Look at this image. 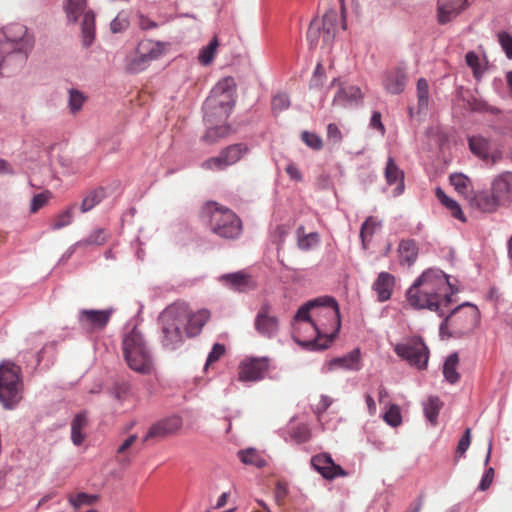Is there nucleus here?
I'll use <instances>...</instances> for the list:
<instances>
[{
	"label": "nucleus",
	"mask_w": 512,
	"mask_h": 512,
	"mask_svg": "<svg viewBox=\"0 0 512 512\" xmlns=\"http://www.w3.org/2000/svg\"><path fill=\"white\" fill-rule=\"evenodd\" d=\"M435 195L437 199L441 202V204L444 205L451 212V215L454 218L462 222L466 221V217L460 205L455 200L448 197L440 187L436 188Z\"/></svg>",
	"instance_id": "33"
},
{
	"label": "nucleus",
	"mask_w": 512,
	"mask_h": 512,
	"mask_svg": "<svg viewBox=\"0 0 512 512\" xmlns=\"http://www.w3.org/2000/svg\"><path fill=\"white\" fill-rule=\"evenodd\" d=\"M210 228L216 235L225 239H235L242 232L240 218L229 208L211 203L209 206Z\"/></svg>",
	"instance_id": "9"
},
{
	"label": "nucleus",
	"mask_w": 512,
	"mask_h": 512,
	"mask_svg": "<svg viewBox=\"0 0 512 512\" xmlns=\"http://www.w3.org/2000/svg\"><path fill=\"white\" fill-rule=\"evenodd\" d=\"M320 23L322 31V42L324 45H330L333 42L337 31V12L333 9L327 11L320 20Z\"/></svg>",
	"instance_id": "26"
},
{
	"label": "nucleus",
	"mask_w": 512,
	"mask_h": 512,
	"mask_svg": "<svg viewBox=\"0 0 512 512\" xmlns=\"http://www.w3.org/2000/svg\"><path fill=\"white\" fill-rule=\"evenodd\" d=\"M295 320L306 322L313 328L316 337L313 340L301 342L313 350L328 348L341 327L338 303L330 296H321L307 301L298 309Z\"/></svg>",
	"instance_id": "1"
},
{
	"label": "nucleus",
	"mask_w": 512,
	"mask_h": 512,
	"mask_svg": "<svg viewBox=\"0 0 512 512\" xmlns=\"http://www.w3.org/2000/svg\"><path fill=\"white\" fill-rule=\"evenodd\" d=\"M248 150V146L243 143L230 145L222 149L218 156L206 159L201 166L205 170H224L240 161L248 153Z\"/></svg>",
	"instance_id": "13"
},
{
	"label": "nucleus",
	"mask_w": 512,
	"mask_h": 512,
	"mask_svg": "<svg viewBox=\"0 0 512 512\" xmlns=\"http://www.w3.org/2000/svg\"><path fill=\"white\" fill-rule=\"evenodd\" d=\"M87 0H67L65 12L70 22L75 23L83 13L81 22L82 44L89 47L95 39V15L91 10L85 11Z\"/></svg>",
	"instance_id": "10"
},
{
	"label": "nucleus",
	"mask_w": 512,
	"mask_h": 512,
	"mask_svg": "<svg viewBox=\"0 0 512 512\" xmlns=\"http://www.w3.org/2000/svg\"><path fill=\"white\" fill-rule=\"evenodd\" d=\"M105 197V190L102 187H98L89 191L85 197L83 198L81 205L79 207L82 213L89 212L92 210L97 204H99L103 198Z\"/></svg>",
	"instance_id": "34"
},
{
	"label": "nucleus",
	"mask_w": 512,
	"mask_h": 512,
	"mask_svg": "<svg viewBox=\"0 0 512 512\" xmlns=\"http://www.w3.org/2000/svg\"><path fill=\"white\" fill-rule=\"evenodd\" d=\"M269 368V359L247 358L239 364L238 379L242 382H253L264 378Z\"/></svg>",
	"instance_id": "14"
},
{
	"label": "nucleus",
	"mask_w": 512,
	"mask_h": 512,
	"mask_svg": "<svg viewBox=\"0 0 512 512\" xmlns=\"http://www.w3.org/2000/svg\"><path fill=\"white\" fill-rule=\"evenodd\" d=\"M301 139L308 147L314 150H320L323 146L322 139L315 133L304 131Z\"/></svg>",
	"instance_id": "51"
},
{
	"label": "nucleus",
	"mask_w": 512,
	"mask_h": 512,
	"mask_svg": "<svg viewBox=\"0 0 512 512\" xmlns=\"http://www.w3.org/2000/svg\"><path fill=\"white\" fill-rule=\"evenodd\" d=\"M491 187L503 207L512 204V172H504L495 177Z\"/></svg>",
	"instance_id": "22"
},
{
	"label": "nucleus",
	"mask_w": 512,
	"mask_h": 512,
	"mask_svg": "<svg viewBox=\"0 0 512 512\" xmlns=\"http://www.w3.org/2000/svg\"><path fill=\"white\" fill-rule=\"evenodd\" d=\"M218 45V40L214 37L207 46L200 50L198 59L202 65H209L213 61Z\"/></svg>",
	"instance_id": "44"
},
{
	"label": "nucleus",
	"mask_w": 512,
	"mask_h": 512,
	"mask_svg": "<svg viewBox=\"0 0 512 512\" xmlns=\"http://www.w3.org/2000/svg\"><path fill=\"white\" fill-rule=\"evenodd\" d=\"M286 173L289 175V177L294 181H301L302 180V174L298 167L293 164L289 163L285 168Z\"/></svg>",
	"instance_id": "63"
},
{
	"label": "nucleus",
	"mask_w": 512,
	"mask_h": 512,
	"mask_svg": "<svg viewBox=\"0 0 512 512\" xmlns=\"http://www.w3.org/2000/svg\"><path fill=\"white\" fill-rule=\"evenodd\" d=\"M470 205L484 213H494L503 207L497 198L493 188L479 191L470 198Z\"/></svg>",
	"instance_id": "21"
},
{
	"label": "nucleus",
	"mask_w": 512,
	"mask_h": 512,
	"mask_svg": "<svg viewBox=\"0 0 512 512\" xmlns=\"http://www.w3.org/2000/svg\"><path fill=\"white\" fill-rule=\"evenodd\" d=\"M225 353V346L219 343H215L212 347V350L208 354L205 368H207L209 365L217 362Z\"/></svg>",
	"instance_id": "54"
},
{
	"label": "nucleus",
	"mask_w": 512,
	"mask_h": 512,
	"mask_svg": "<svg viewBox=\"0 0 512 512\" xmlns=\"http://www.w3.org/2000/svg\"><path fill=\"white\" fill-rule=\"evenodd\" d=\"M76 204H71L67 209L56 215L51 223L52 230H59L70 225L74 218Z\"/></svg>",
	"instance_id": "40"
},
{
	"label": "nucleus",
	"mask_w": 512,
	"mask_h": 512,
	"mask_svg": "<svg viewBox=\"0 0 512 512\" xmlns=\"http://www.w3.org/2000/svg\"><path fill=\"white\" fill-rule=\"evenodd\" d=\"M137 435L132 434L127 439L123 441V443L117 448L116 453L118 455L124 454L137 440Z\"/></svg>",
	"instance_id": "62"
},
{
	"label": "nucleus",
	"mask_w": 512,
	"mask_h": 512,
	"mask_svg": "<svg viewBox=\"0 0 512 512\" xmlns=\"http://www.w3.org/2000/svg\"><path fill=\"white\" fill-rule=\"evenodd\" d=\"M327 139L333 144H338L341 142L342 133L336 124L330 123L327 126Z\"/></svg>",
	"instance_id": "59"
},
{
	"label": "nucleus",
	"mask_w": 512,
	"mask_h": 512,
	"mask_svg": "<svg viewBox=\"0 0 512 512\" xmlns=\"http://www.w3.org/2000/svg\"><path fill=\"white\" fill-rule=\"evenodd\" d=\"M50 197H51V193L49 191H45L43 193L36 194L31 201V206H30L31 213H36L39 209L44 207L48 203V200L50 199Z\"/></svg>",
	"instance_id": "52"
},
{
	"label": "nucleus",
	"mask_w": 512,
	"mask_h": 512,
	"mask_svg": "<svg viewBox=\"0 0 512 512\" xmlns=\"http://www.w3.org/2000/svg\"><path fill=\"white\" fill-rule=\"evenodd\" d=\"M161 323V343L169 350L176 349L186 336L187 314L185 304H173L167 307L159 317Z\"/></svg>",
	"instance_id": "4"
},
{
	"label": "nucleus",
	"mask_w": 512,
	"mask_h": 512,
	"mask_svg": "<svg viewBox=\"0 0 512 512\" xmlns=\"http://www.w3.org/2000/svg\"><path fill=\"white\" fill-rule=\"evenodd\" d=\"M471 443V429L467 428L458 442L456 449V458L461 457L467 451Z\"/></svg>",
	"instance_id": "55"
},
{
	"label": "nucleus",
	"mask_w": 512,
	"mask_h": 512,
	"mask_svg": "<svg viewBox=\"0 0 512 512\" xmlns=\"http://www.w3.org/2000/svg\"><path fill=\"white\" fill-rule=\"evenodd\" d=\"M161 43L152 40L139 42L135 54L127 57L126 70L130 73H140L147 69L150 63L163 55Z\"/></svg>",
	"instance_id": "11"
},
{
	"label": "nucleus",
	"mask_w": 512,
	"mask_h": 512,
	"mask_svg": "<svg viewBox=\"0 0 512 512\" xmlns=\"http://www.w3.org/2000/svg\"><path fill=\"white\" fill-rule=\"evenodd\" d=\"M322 38L321 23L320 19H314L311 21L307 31V39L311 46H316Z\"/></svg>",
	"instance_id": "48"
},
{
	"label": "nucleus",
	"mask_w": 512,
	"mask_h": 512,
	"mask_svg": "<svg viewBox=\"0 0 512 512\" xmlns=\"http://www.w3.org/2000/svg\"><path fill=\"white\" fill-rule=\"evenodd\" d=\"M255 329L264 337L271 338L278 331V319L271 315V306L268 303L261 305L254 321Z\"/></svg>",
	"instance_id": "18"
},
{
	"label": "nucleus",
	"mask_w": 512,
	"mask_h": 512,
	"mask_svg": "<svg viewBox=\"0 0 512 512\" xmlns=\"http://www.w3.org/2000/svg\"><path fill=\"white\" fill-rule=\"evenodd\" d=\"M469 147L473 154L482 159H488L489 141L481 136H472L469 138Z\"/></svg>",
	"instance_id": "38"
},
{
	"label": "nucleus",
	"mask_w": 512,
	"mask_h": 512,
	"mask_svg": "<svg viewBox=\"0 0 512 512\" xmlns=\"http://www.w3.org/2000/svg\"><path fill=\"white\" fill-rule=\"evenodd\" d=\"M380 226V223L373 216L368 217L361 226L360 238L364 248L367 247V243L370 241L375 230Z\"/></svg>",
	"instance_id": "43"
},
{
	"label": "nucleus",
	"mask_w": 512,
	"mask_h": 512,
	"mask_svg": "<svg viewBox=\"0 0 512 512\" xmlns=\"http://www.w3.org/2000/svg\"><path fill=\"white\" fill-rule=\"evenodd\" d=\"M21 368L11 362L0 364V402L5 409H14L22 399Z\"/></svg>",
	"instance_id": "8"
},
{
	"label": "nucleus",
	"mask_w": 512,
	"mask_h": 512,
	"mask_svg": "<svg viewBox=\"0 0 512 512\" xmlns=\"http://www.w3.org/2000/svg\"><path fill=\"white\" fill-rule=\"evenodd\" d=\"M311 465L325 479L332 480L336 477H345L347 472L339 465L335 464L328 453L315 455L311 458Z\"/></svg>",
	"instance_id": "17"
},
{
	"label": "nucleus",
	"mask_w": 512,
	"mask_h": 512,
	"mask_svg": "<svg viewBox=\"0 0 512 512\" xmlns=\"http://www.w3.org/2000/svg\"><path fill=\"white\" fill-rule=\"evenodd\" d=\"M230 134V127L228 125H219L209 127L206 133L202 136V140L209 144H214L220 139L227 137Z\"/></svg>",
	"instance_id": "41"
},
{
	"label": "nucleus",
	"mask_w": 512,
	"mask_h": 512,
	"mask_svg": "<svg viewBox=\"0 0 512 512\" xmlns=\"http://www.w3.org/2000/svg\"><path fill=\"white\" fill-rule=\"evenodd\" d=\"M448 285V278L441 270L428 269L408 289L407 302L415 309H428L443 316V308L452 301L447 294Z\"/></svg>",
	"instance_id": "2"
},
{
	"label": "nucleus",
	"mask_w": 512,
	"mask_h": 512,
	"mask_svg": "<svg viewBox=\"0 0 512 512\" xmlns=\"http://www.w3.org/2000/svg\"><path fill=\"white\" fill-rule=\"evenodd\" d=\"M395 286V277L388 272H381L375 279L372 289L377 294L379 302H385L392 296Z\"/></svg>",
	"instance_id": "24"
},
{
	"label": "nucleus",
	"mask_w": 512,
	"mask_h": 512,
	"mask_svg": "<svg viewBox=\"0 0 512 512\" xmlns=\"http://www.w3.org/2000/svg\"><path fill=\"white\" fill-rule=\"evenodd\" d=\"M394 352L411 366L425 369L429 360V349L420 337H411L394 346Z\"/></svg>",
	"instance_id": "12"
},
{
	"label": "nucleus",
	"mask_w": 512,
	"mask_h": 512,
	"mask_svg": "<svg viewBox=\"0 0 512 512\" xmlns=\"http://www.w3.org/2000/svg\"><path fill=\"white\" fill-rule=\"evenodd\" d=\"M407 76L405 71L400 68H392L383 76V86L390 94H400L406 86Z\"/></svg>",
	"instance_id": "23"
},
{
	"label": "nucleus",
	"mask_w": 512,
	"mask_h": 512,
	"mask_svg": "<svg viewBox=\"0 0 512 512\" xmlns=\"http://www.w3.org/2000/svg\"><path fill=\"white\" fill-rule=\"evenodd\" d=\"M384 421L392 426L397 427L402 423L401 409L396 404H391L383 415Z\"/></svg>",
	"instance_id": "45"
},
{
	"label": "nucleus",
	"mask_w": 512,
	"mask_h": 512,
	"mask_svg": "<svg viewBox=\"0 0 512 512\" xmlns=\"http://www.w3.org/2000/svg\"><path fill=\"white\" fill-rule=\"evenodd\" d=\"M85 101L84 95L78 90L71 89L69 92V108L72 112H77L82 108Z\"/></svg>",
	"instance_id": "50"
},
{
	"label": "nucleus",
	"mask_w": 512,
	"mask_h": 512,
	"mask_svg": "<svg viewBox=\"0 0 512 512\" xmlns=\"http://www.w3.org/2000/svg\"><path fill=\"white\" fill-rule=\"evenodd\" d=\"M469 5V0H438L437 19L446 24L456 18Z\"/></svg>",
	"instance_id": "20"
},
{
	"label": "nucleus",
	"mask_w": 512,
	"mask_h": 512,
	"mask_svg": "<svg viewBox=\"0 0 512 512\" xmlns=\"http://www.w3.org/2000/svg\"><path fill=\"white\" fill-rule=\"evenodd\" d=\"M480 321L478 308L471 303H464L454 308L440 324L442 336L462 337L471 333Z\"/></svg>",
	"instance_id": "6"
},
{
	"label": "nucleus",
	"mask_w": 512,
	"mask_h": 512,
	"mask_svg": "<svg viewBox=\"0 0 512 512\" xmlns=\"http://www.w3.org/2000/svg\"><path fill=\"white\" fill-rule=\"evenodd\" d=\"M493 476H494V470L493 468H489L483 475L482 479H481V482H480V485H479V489L484 491L486 489H488L493 481Z\"/></svg>",
	"instance_id": "61"
},
{
	"label": "nucleus",
	"mask_w": 512,
	"mask_h": 512,
	"mask_svg": "<svg viewBox=\"0 0 512 512\" xmlns=\"http://www.w3.org/2000/svg\"><path fill=\"white\" fill-rule=\"evenodd\" d=\"M272 110L274 112H281L287 109L290 105V100L287 94L278 93L272 99Z\"/></svg>",
	"instance_id": "53"
},
{
	"label": "nucleus",
	"mask_w": 512,
	"mask_h": 512,
	"mask_svg": "<svg viewBox=\"0 0 512 512\" xmlns=\"http://www.w3.org/2000/svg\"><path fill=\"white\" fill-rule=\"evenodd\" d=\"M384 174L389 185L398 184L395 189V195H400L404 190V172L392 157H389L387 160Z\"/></svg>",
	"instance_id": "28"
},
{
	"label": "nucleus",
	"mask_w": 512,
	"mask_h": 512,
	"mask_svg": "<svg viewBox=\"0 0 512 512\" xmlns=\"http://www.w3.org/2000/svg\"><path fill=\"white\" fill-rule=\"evenodd\" d=\"M220 280L229 289L240 293L252 291L257 287L253 276L245 271L222 275Z\"/></svg>",
	"instance_id": "19"
},
{
	"label": "nucleus",
	"mask_w": 512,
	"mask_h": 512,
	"mask_svg": "<svg viewBox=\"0 0 512 512\" xmlns=\"http://www.w3.org/2000/svg\"><path fill=\"white\" fill-rule=\"evenodd\" d=\"M498 41L505 51L506 56L512 59V36L507 32H500L498 34Z\"/></svg>",
	"instance_id": "56"
},
{
	"label": "nucleus",
	"mask_w": 512,
	"mask_h": 512,
	"mask_svg": "<svg viewBox=\"0 0 512 512\" xmlns=\"http://www.w3.org/2000/svg\"><path fill=\"white\" fill-rule=\"evenodd\" d=\"M459 364V356L457 353H452L447 357L443 366V375L445 379L451 383L455 384L459 380V373L457 372V366Z\"/></svg>",
	"instance_id": "35"
},
{
	"label": "nucleus",
	"mask_w": 512,
	"mask_h": 512,
	"mask_svg": "<svg viewBox=\"0 0 512 512\" xmlns=\"http://www.w3.org/2000/svg\"><path fill=\"white\" fill-rule=\"evenodd\" d=\"M87 424L88 417L86 412H80L73 418L71 422V440L74 445L80 446L84 442L86 435L83 431Z\"/></svg>",
	"instance_id": "30"
},
{
	"label": "nucleus",
	"mask_w": 512,
	"mask_h": 512,
	"mask_svg": "<svg viewBox=\"0 0 512 512\" xmlns=\"http://www.w3.org/2000/svg\"><path fill=\"white\" fill-rule=\"evenodd\" d=\"M361 354L359 349H355L347 355L335 358L330 362L332 367H340L348 370L358 371L361 368Z\"/></svg>",
	"instance_id": "31"
},
{
	"label": "nucleus",
	"mask_w": 512,
	"mask_h": 512,
	"mask_svg": "<svg viewBox=\"0 0 512 512\" xmlns=\"http://www.w3.org/2000/svg\"><path fill=\"white\" fill-rule=\"evenodd\" d=\"M238 457L246 465H253L257 468H262L266 465V460L253 448L239 451Z\"/></svg>",
	"instance_id": "39"
},
{
	"label": "nucleus",
	"mask_w": 512,
	"mask_h": 512,
	"mask_svg": "<svg viewBox=\"0 0 512 512\" xmlns=\"http://www.w3.org/2000/svg\"><path fill=\"white\" fill-rule=\"evenodd\" d=\"M124 358L127 365L137 373L150 374L153 370V359L146 346L143 335L137 328L127 333L122 342Z\"/></svg>",
	"instance_id": "7"
},
{
	"label": "nucleus",
	"mask_w": 512,
	"mask_h": 512,
	"mask_svg": "<svg viewBox=\"0 0 512 512\" xmlns=\"http://www.w3.org/2000/svg\"><path fill=\"white\" fill-rule=\"evenodd\" d=\"M442 406L443 403L437 396H430L424 404V414L434 426L437 424V418Z\"/></svg>",
	"instance_id": "37"
},
{
	"label": "nucleus",
	"mask_w": 512,
	"mask_h": 512,
	"mask_svg": "<svg viewBox=\"0 0 512 512\" xmlns=\"http://www.w3.org/2000/svg\"><path fill=\"white\" fill-rule=\"evenodd\" d=\"M186 314H187V324L185 327V333L187 337H193L198 335L204 325L210 319V312L207 309L198 310L195 313H191V311L186 306Z\"/></svg>",
	"instance_id": "25"
},
{
	"label": "nucleus",
	"mask_w": 512,
	"mask_h": 512,
	"mask_svg": "<svg viewBox=\"0 0 512 512\" xmlns=\"http://www.w3.org/2000/svg\"><path fill=\"white\" fill-rule=\"evenodd\" d=\"M332 402L333 400L329 396L322 395L315 407V413L318 415L323 414L330 407Z\"/></svg>",
	"instance_id": "60"
},
{
	"label": "nucleus",
	"mask_w": 512,
	"mask_h": 512,
	"mask_svg": "<svg viewBox=\"0 0 512 512\" xmlns=\"http://www.w3.org/2000/svg\"><path fill=\"white\" fill-rule=\"evenodd\" d=\"M449 179L450 184L454 187V189L460 195L470 200V198L473 196L471 180L462 173L451 174Z\"/></svg>",
	"instance_id": "32"
},
{
	"label": "nucleus",
	"mask_w": 512,
	"mask_h": 512,
	"mask_svg": "<svg viewBox=\"0 0 512 512\" xmlns=\"http://www.w3.org/2000/svg\"><path fill=\"white\" fill-rule=\"evenodd\" d=\"M34 46V37L20 23H12L0 32V69L14 59L23 62Z\"/></svg>",
	"instance_id": "3"
},
{
	"label": "nucleus",
	"mask_w": 512,
	"mask_h": 512,
	"mask_svg": "<svg viewBox=\"0 0 512 512\" xmlns=\"http://www.w3.org/2000/svg\"><path fill=\"white\" fill-rule=\"evenodd\" d=\"M363 98L362 92L357 86L340 87L333 99L334 106H346L358 103Z\"/></svg>",
	"instance_id": "27"
},
{
	"label": "nucleus",
	"mask_w": 512,
	"mask_h": 512,
	"mask_svg": "<svg viewBox=\"0 0 512 512\" xmlns=\"http://www.w3.org/2000/svg\"><path fill=\"white\" fill-rule=\"evenodd\" d=\"M130 384L127 382H121L115 384L113 388V396L120 402L124 401L130 393Z\"/></svg>",
	"instance_id": "57"
},
{
	"label": "nucleus",
	"mask_w": 512,
	"mask_h": 512,
	"mask_svg": "<svg viewBox=\"0 0 512 512\" xmlns=\"http://www.w3.org/2000/svg\"><path fill=\"white\" fill-rule=\"evenodd\" d=\"M288 495L287 485L281 481H278L275 485L274 497L278 505H282Z\"/></svg>",
	"instance_id": "58"
},
{
	"label": "nucleus",
	"mask_w": 512,
	"mask_h": 512,
	"mask_svg": "<svg viewBox=\"0 0 512 512\" xmlns=\"http://www.w3.org/2000/svg\"><path fill=\"white\" fill-rule=\"evenodd\" d=\"M97 498L98 497L96 495H90V494H86V493H78L76 496L70 497L69 502L75 508H79L80 506H83V505L93 504L97 500Z\"/></svg>",
	"instance_id": "49"
},
{
	"label": "nucleus",
	"mask_w": 512,
	"mask_h": 512,
	"mask_svg": "<svg viewBox=\"0 0 512 512\" xmlns=\"http://www.w3.org/2000/svg\"><path fill=\"white\" fill-rule=\"evenodd\" d=\"M465 60L467 65L472 69L475 79L479 81L484 73V68L481 65L479 56L475 52L470 51L466 54Z\"/></svg>",
	"instance_id": "46"
},
{
	"label": "nucleus",
	"mask_w": 512,
	"mask_h": 512,
	"mask_svg": "<svg viewBox=\"0 0 512 512\" xmlns=\"http://www.w3.org/2000/svg\"><path fill=\"white\" fill-rule=\"evenodd\" d=\"M399 262L411 266L417 259L418 246L414 240H402L398 245Z\"/></svg>",
	"instance_id": "29"
},
{
	"label": "nucleus",
	"mask_w": 512,
	"mask_h": 512,
	"mask_svg": "<svg viewBox=\"0 0 512 512\" xmlns=\"http://www.w3.org/2000/svg\"><path fill=\"white\" fill-rule=\"evenodd\" d=\"M112 310L82 309L78 314L80 327L87 332L103 330L110 321Z\"/></svg>",
	"instance_id": "15"
},
{
	"label": "nucleus",
	"mask_w": 512,
	"mask_h": 512,
	"mask_svg": "<svg viewBox=\"0 0 512 512\" xmlns=\"http://www.w3.org/2000/svg\"><path fill=\"white\" fill-rule=\"evenodd\" d=\"M182 427V419L179 416H171L154 423L148 430L143 442L153 439H162L175 434Z\"/></svg>",
	"instance_id": "16"
},
{
	"label": "nucleus",
	"mask_w": 512,
	"mask_h": 512,
	"mask_svg": "<svg viewBox=\"0 0 512 512\" xmlns=\"http://www.w3.org/2000/svg\"><path fill=\"white\" fill-rule=\"evenodd\" d=\"M370 125L374 129H377L378 131H380L382 135H384L385 127H384V125L381 122V114H380V112L376 111V112H374L372 114V117H371V120H370Z\"/></svg>",
	"instance_id": "64"
},
{
	"label": "nucleus",
	"mask_w": 512,
	"mask_h": 512,
	"mask_svg": "<svg viewBox=\"0 0 512 512\" xmlns=\"http://www.w3.org/2000/svg\"><path fill=\"white\" fill-rule=\"evenodd\" d=\"M234 88L233 78L227 77L219 81L212 89L203 104L204 117L208 123H212L214 119L225 120L228 118L234 106Z\"/></svg>",
	"instance_id": "5"
},
{
	"label": "nucleus",
	"mask_w": 512,
	"mask_h": 512,
	"mask_svg": "<svg viewBox=\"0 0 512 512\" xmlns=\"http://www.w3.org/2000/svg\"><path fill=\"white\" fill-rule=\"evenodd\" d=\"M297 235H298V247L301 250H309L319 243L318 233L312 232L309 234H305V230H304L303 226L298 227Z\"/></svg>",
	"instance_id": "42"
},
{
	"label": "nucleus",
	"mask_w": 512,
	"mask_h": 512,
	"mask_svg": "<svg viewBox=\"0 0 512 512\" xmlns=\"http://www.w3.org/2000/svg\"><path fill=\"white\" fill-rule=\"evenodd\" d=\"M429 107V86L424 78L417 82V112L425 113Z\"/></svg>",
	"instance_id": "36"
},
{
	"label": "nucleus",
	"mask_w": 512,
	"mask_h": 512,
	"mask_svg": "<svg viewBox=\"0 0 512 512\" xmlns=\"http://www.w3.org/2000/svg\"><path fill=\"white\" fill-rule=\"evenodd\" d=\"M108 238V233L105 229L99 228L91 232L87 238L81 241L83 245H103Z\"/></svg>",
	"instance_id": "47"
}]
</instances>
